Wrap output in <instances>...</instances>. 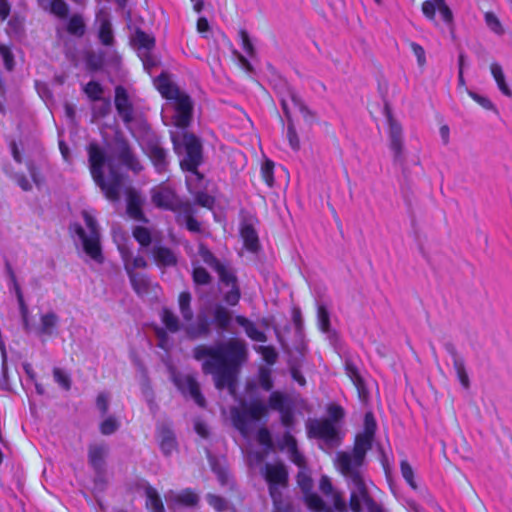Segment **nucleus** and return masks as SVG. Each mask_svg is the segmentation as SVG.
<instances>
[{
  "label": "nucleus",
  "instance_id": "32",
  "mask_svg": "<svg viewBox=\"0 0 512 512\" xmlns=\"http://www.w3.org/2000/svg\"><path fill=\"white\" fill-rule=\"evenodd\" d=\"M178 302L183 318L190 322L192 320V310L190 308L191 295L188 292H182L179 295Z\"/></svg>",
  "mask_w": 512,
  "mask_h": 512
},
{
  "label": "nucleus",
  "instance_id": "4",
  "mask_svg": "<svg viewBox=\"0 0 512 512\" xmlns=\"http://www.w3.org/2000/svg\"><path fill=\"white\" fill-rule=\"evenodd\" d=\"M154 85L160 94L168 100L163 108V118L168 117L172 110L171 124L179 129L186 128L191 119L192 103L190 98L182 92L167 74H161L154 80Z\"/></svg>",
  "mask_w": 512,
  "mask_h": 512
},
{
  "label": "nucleus",
  "instance_id": "39",
  "mask_svg": "<svg viewBox=\"0 0 512 512\" xmlns=\"http://www.w3.org/2000/svg\"><path fill=\"white\" fill-rule=\"evenodd\" d=\"M273 168L274 164L273 162L266 160L261 167V174L268 186H273L274 183V177H273Z\"/></svg>",
  "mask_w": 512,
  "mask_h": 512
},
{
  "label": "nucleus",
  "instance_id": "22",
  "mask_svg": "<svg viewBox=\"0 0 512 512\" xmlns=\"http://www.w3.org/2000/svg\"><path fill=\"white\" fill-rule=\"evenodd\" d=\"M180 210L177 215V222L179 224H185L187 229L191 232H199L200 223L192 217L191 207L188 204H184Z\"/></svg>",
  "mask_w": 512,
  "mask_h": 512
},
{
  "label": "nucleus",
  "instance_id": "33",
  "mask_svg": "<svg viewBox=\"0 0 512 512\" xmlns=\"http://www.w3.org/2000/svg\"><path fill=\"white\" fill-rule=\"evenodd\" d=\"M85 94L92 101H99L104 98V90L97 82L91 81L84 87Z\"/></svg>",
  "mask_w": 512,
  "mask_h": 512
},
{
  "label": "nucleus",
  "instance_id": "14",
  "mask_svg": "<svg viewBox=\"0 0 512 512\" xmlns=\"http://www.w3.org/2000/svg\"><path fill=\"white\" fill-rule=\"evenodd\" d=\"M436 11L444 23L450 24L452 22V12L444 0H428L423 3L422 12L429 20H435Z\"/></svg>",
  "mask_w": 512,
  "mask_h": 512
},
{
  "label": "nucleus",
  "instance_id": "50",
  "mask_svg": "<svg viewBox=\"0 0 512 512\" xmlns=\"http://www.w3.org/2000/svg\"><path fill=\"white\" fill-rule=\"evenodd\" d=\"M117 428H118V423L112 417L105 419L101 423V426H100L101 432L105 435L112 434L113 432H115L117 430Z\"/></svg>",
  "mask_w": 512,
  "mask_h": 512
},
{
  "label": "nucleus",
  "instance_id": "27",
  "mask_svg": "<svg viewBox=\"0 0 512 512\" xmlns=\"http://www.w3.org/2000/svg\"><path fill=\"white\" fill-rule=\"evenodd\" d=\"M240 234L245 247L251 251H255L258 245V237L254 228L250 225H243Z\"/></svg>",
  "mask_w": 512,
  "mask_h": 512
},
{
  "label": "nucleus",
  "instance_id": "55",
  "mask_svg": "<svg viewBox=\"0 0 512 512\" xmlns=\"http://www.w3.org/2000/svg\"><path fill=\"white\" fill-rule=\"evenodd\" d=\"M259 384L266 391H269L272 388L270 372L268 370L263 369L260 371Z\"/></svg>",
  "mask_w": 512,
  "mask_h": 512
},
{
  "label": "nucleus",
  "instance_id": "53",
  "mask_svg": "<svg viewBox=\"0 0 512 512\" xmlns=\"http://www.w3.org/2000/svg\"><path fill=\"white\" fill-rule=\"evenodd\" d=\"M318 323L322 331H327L329 326V315L327 310L320 306L318 308Z\"/></svg>",
  "mask_w": 512,
  "mask_h": 512
},
{
  "label": "nucleus",
  "instance_id": "8",
  "mask_svg": "<svg viewBox=\"0 0 512 512\" xmlns=\"http://www.w3.org/2000/svg\"><path fill=\"white\" fill-rule=\"evenodd\" d=\"M327 420H314L308 424V434L310 437L320 439L323 444L322 449H329L335 446L339 441V431L337 421L342 418L343 410L338 405H330L328 408Z\"/></svg>",
  "mask_w": 512,
  "mask_h": 512
},
{
  "label": "nucleus",
  "instance_id": "52",
  "mask_svg": "<svg viewBox=\"0 0 512 512\" xmlns=\"http://www.w3.org/2000/svg\"><path fill=\"white\" fill-rule=\"evenodd\" d=\"M469 96L476 101L479 105H481L484 109L487 110H494L495 106L494 104L486 97H483L477 93H474L472 91H469Z\"/></svg>",
  "mask_w": 512,
  "mask_h": 512
},
{
  "label": "nucleus",
  "instance_id": "13",
  "mask_svg": "<svg viewBox=\"0 0 512 512\" xmlns=\"http://www.w3.org/2000/svg\"><path fill=\"white\" fill-rule=\"evenodd\" d=\"M151 198L157 207L163 209L177 211L183 207V205L179 203L173 189L166 184L154 187L151 191Z\"/></svg>",
  "mask_w": 512,
  "mask_h": 512
},
{
  "label": "nucleus",
  "instance_id": "28",
  "mask_svg": "<svg viewBox=\"0 0 512 512\" xmlns=\"http://www.w3.org/2000/svg\"><path fill=\"white\" fill-rule=\"evenodd\" d=\"M147 154L158 171L164 170L166 166V153L161 147L153 145L148 149Z\"/></svg>",
  "mask_w": 512,
  "mask_h": 512
},
{
  "label": "nucleus",
  "instance_id": "47",
  "mask_svg": "<svg viewBox=\"0 0 512 512\" xmlns=\"http://www.w3.org/2000/svg\"><path fill=\"white\" fill-rule=\"evenodd\" d=\"M133 235L142 246H146L150 243V233L146 228L137 227L133 231Z\"/></svg>",
  "mask_w": 512,
  "mask_h": 512
},
{
  "label": "nucleus",
  "instance_id": "31",
  "mask_svg": "<svg viewBox=\"0 0 512 512\" xmlns=\"http://www.w3.org/2000/svg\"><path fill=\"white\" fill-rule=\"evenodd\" d=\"M154 257L159 266H172L176 263V256L166 248H157Z\"/></svg>",
  "mask_w": 512,
  "mask_h": 512
},
{
  "label": "nucleus",
  "instance_id": "9",
  "mask_svg": "<svg viewBox=\"0 0 512 512\" xmlns=\"http://www.w3.org/2000/svg\"><path fill=\"white\" fill-rule=\"evenodd\" d=\"M82 216L84 218L88 232H85L79 225L75 226V232L79 236L85 253L97 262L102 261L100 238L95 216L90 210H83Z\"/></svg>",
  "mask_w": 512,
  "mask_h": 512
},
{
  "label": "nucleus",
  "instance_id": "30",
  "mask_svg": "<svg viewBox=\"0 0 512 512\" xmlns=\"http://www.w3.org/2000/svg\"><path fill=\"white\" fill-rule=\"evenodd\" d=\"M146 497V506L148 509L152 512H164L163 503L154 488L149 487L146 489Z\"/></svg>",
  "mask_w": 512,
  "mask_h": 512
},
{
  "label": "nucleus",
  "instance_id": "12",
  "mask_svg": "<svg viewBox=\"0 0 512 512\" xmlns=\"http://www.w3.org/2000/svg\"><path fill=\"white\" fill-rule=\"evenodd\" d=\"M261 472L269 484L270 495L276 503L279 498L277 487L285 486L287 480V471L281 463L276 462L265 465Z\"/></svg>",
  "mask_w": 512,
  "mask_h": 512
},
{
  "label": "nucleus",
  "instance_id": "46",
  "mask_svg": "<svg viewBox=\"0 0 512 512\" xmlns=\"http://www.w3.org/2000/svg\"><path fill=\"white\" fill-rule=\"evenodd\" d=\"M410 47L414 56L417 59L418 65L420 67H423L426 64V55L424 48L421 45L414 42L410 44Z\"/></svg>",
  "mask_w": 512,
  "mask_h": 512
},
{
  "label": "nucleus",
  "instance_id": "56",
  "mask_svg": "<svg viewBox=\"0 0 512 512\" xmlns=\"http://www.w3.org/2000/svg\"><path fill=\"white\" fill-rule=\"evenodd\" d=\"M0 55L2 56L4 60V64L8 70H11L13 68V57L10 53V50L8 47L4 45H0Z\"/></svg>",
  "mask_w": 512,
  "mask_h": 512
},
{
  "label": "nucleus",
  "instance_id": "54",
  "mask_svg": "<svg viewBox=\"0 0 512 512\" xmlns=\"http://www.w3.org/2000/svg\"><path fill=\"white\" fill-rule=\"evenodd\" d=\"M128 213L133 218H138L140 215L139 199L138 197L131 195L128 202Z\"/></svg>",
  "mask_w": 512,
  "mask_h": 512
},
{
  "label": "nucleus",
  "instance_id": "29",
  "mask_svg": "<svg viewBox=\"0 0 512 512\" xmlns=\"http://www.w3.org/2000/svg\"><path fill=\"white\" fill-rule=\"evenodd\" d=\"M453 367L462 387L468 389L470 386V380L466 371L464 360L458 356H455L453 359Z\"/></svg>",
  "mask_w": 512,
  "mask_h": 512
},
{
  "label": "nucleus",
  "instance_id": "6",
  "mask_svg": "<svg viewBox=\"0 0 512 512\" xmlns=\"http://www.w3.org/2000/svg\"><path fill=\"white\" fill-rule=\"evenodd\" d=\"M90 171L94 181L106 198L115 201L119 198L121 177L115 171L111 159L107 158L96 144L89 146Z\"/></svg>",
  "mask_w": 512,
  "mask_h": 512
},
{
  "label": "nucleus",
  "instance_id": "11",
  "mask_svg": "<svg viewBox=\"0 0 512 512\" xmlns=\"http://www.w3.org/2000/svg\"><path fill=\"white\" fill-rule=\"evenodd\" d=\"M118 249L120 251L124 267L129 275L131 284L135 291H141L143 288L138 284V273L137 269H144L147 266V262L142 256L133 257L130 250L124 245L118 242Z\"/></svg>",
  "mask_w": 512,
  "mask_h": 512
},
{
  "label": "nucleus",
  "instance_id": "60",
  "mask_svg": "<svg viewBox=\"0 0 512 512\" xmlns=\"http://www.w3.org/2000/svg\"><path fill=\"white\" fill-rule=\"evenodd\" d=\"M259 351L262 353L266 362L273 363L275 361L276 354L272 348L260 346Z\"/></svg>",
  "mask_w": 512,
  "mask_h": 512
},
{
  "label": "nucleus",
  "instance_id": "59",
  "mask_svg": "<svg viewBox=\"0 0 512 512\" xmlns=\"http://www.w3.org/2000/svg\"><path fill=\"white\" fill-rule=\"evenodd\" d=\"M239 36H240V39H241V42H242L243 49L248 54H252L253 53V46H252V44L250 42V39H249V36H248L247 32L242 30V31H240Z\"/></svg>",
  "mask_w": 512,
  "mask_h": 512
},
{
  "label": "nucleus",
  "instance_id": "40",
  "mask_svg": "<svg viewBox=\"0 0 512 512\" xmlns=\"http://www.w3.org/2000/svg\"><path fill=\"white\" fill-rule=\"evenodd\" d=\"M214 317L217 325L221 328H225L230 322L229 312L220 306L216 308Z\"/></svg>",
  "mask_w": 512,
  "mask_h": 512
},
{
  "label": "nucleus",
  "instance_id": "58",
  "mask_svg": "<svg viewBox=\"0 0 512 512\" xmlns=\"http://www.w3.org/2000/svg\"><path fill=\"white\" fill-rule=\"evenodd\" d=\"M123 161L134 171L141 169L140 164L134 159L128 150H125L123 153Z\"/></svg>",
  "mask_w": 512,
  "mask_h": 512
},
{
  "label": "nucleus",
  "instance_id": "57",
  "mask_svg": "<svg viewBox=\"0 0 512 512\" xmlns=\"http://www.w3.org/2000/svg\"><path fill=\"white\" fill-rule=\"evenodd\" d=\"M287 137H288V141H289V144L292 147V149L298 150L300 147L299 138H298L293 126H291V125L288 126Z\"/></svg>",
  "mask_w": 512,
  "mask_h": 512
},
{
  "label": "nucleus",
  "instance_id": "48",
  "mask_svg": "<svg viewBox=\"0 0 512 512\" xmlns=\"http://www.w3.org/2000/svg\"><path fill=\"white\" fill-rule=\"evenodd\" d=\"M54 379L55 381L64 389L70 388V379L69 376L61 369H54Z\"/></svg>",
  "mask_w": 512,
  "mask_h": 512
},
{
  "label": "nucleus",
  "instance_id": "61",
  "mask_svg": "<svg viewBox=\"0 0 512 512\" xmlns=\"http://www.w3.org/2000/svg\"><path fill=\"white\" fill-rule=\"evenodd\" d=\"M108 403H109V397L107 394L101 393L98 395L96 404H97L98 409L101 412L105 413L107 411Z\"/></svg>",
  "mask_w": 512,
  "mask_h": 512
},
{
  "label": "nucleus",
  "instance_id": "23",
  "mask_svg": "<svg viewBox=\"0 0 512 512\" xmlns=\"http://www.w3.org/2000/svg\"><path fill=\"white\" fill-rule=\"evenodd\" d=\"M491 74L497 84L498 89L507 97L512 96V90L508 86L505 80V75L502 67L498 63H492L490 65Z\"/></svg>",
  "mask_w": 512,
  "mask_h": 512
},
{
  "label": "nucleus",
  "instance_id": "10",
  "mask_svg": "<svg viewBox=\"0 0 512 512\" xmlns=\"http://www.w3.org/2000/svg\"><path fill=\"white\" fill-rule=\"evenodd\" d=\"M198 255L205 264L213 268L219 274L222 283H225L227 286H231V290L226 294L225 300L227 303L235 305L239 300L240 293L236 286V279L233 271L229 267L218 262L211 252L203 245L199 246Z\"/></svg>",
  "mask_w": 512,
  "mask_h": 512
},
{
  "label": "nucleus",
  "instance_id": "21",
  "mask_svg": "<svg viewBox=\"0 0 512 512\" xmlns=\"http://www.w3.org/2000/svg\"><path fill=\"white\" fill-rule=\"evenodd\" d=\"M184 328L189 337L197 338L208 333L209 323L205 316H199L195 322L188 323Z\"/></svg>",
  "mask_w": 512,
  "mask_h": 512
},
{
  "label": "nucleus",
  "instance_id": "16",
  "mask_svg": "<svg viewBox=\"0 0 512 512\" xmlns=\"http://www.w3.org/2000/svg\"><path fill=\"white\" fill-rule=\"evenodd\" d=\"M134 41L138 46V53L142 59L144 68L149 71L155 65L154 60L149 55V50L154 46V39L144 32L138 31L135 35Z\"/></svg>",
  "mask_w": 512,
  "mask_h": 512
},
{
  "label": "nucleus",
  "instance_id": "19",
  "mask_svg": "<svg viewBox=\"0 0 512 512\" xmlns=\"http://www.w3.org/2000/svg\"><path fill=\"white\" fill-rule=\"evenodd\" d=\"M115 105L119 115L123 118L125 122H128L131 117V106L126 91L122 87L116 88Z\"/></svg>",
  "mask_w": 512,
  "mask_h": 512
},
{
  "label": "nucleus",
  "instance_id": "51",
  "mask_svg": "<svg viewBox=\"0 0 512 512\" xmlns=\"http://www.w3.org/2000/svg\"><path fill=\"white\" fill-rule=\"evenodd\" d=\"M375 429H376L375 419H374V417H373V415L371 413H367L365 415V419H364V431H363V433L365 435L373 437Z\"/></svg>",
  "mask_w": 512,
  "mask_h": 512
},
{
  "label": "nucleus",
  "instance_id": "37",
  "mask_svg": "<svg viewBox=\"0 0 512 512\" xmlns=\"http://www.w3.org/2000/svg\"><path fill=\"white\" fill-rule=\"evenodd\" d=\"M85 25L80 16H73L68 24V31L74 35H82L84 33Z\"/></svg>",
  "mask_w": 512,
  "mask_h": 512
},
{
  "label": "nucleus",
  "instance_id": "45",
  "mask_svg": "<svg viewBox=\"0 0 512 512\" xmlns=\"http://www.w3.org/2000/svg\"><path fill=\"white\" fill-rule=\"evenodd\" d=\"M98 105L97 106H94L93 108V111H94V116L95 117H102L104 115H106L108 113V111L110 110V100L109 98H102L98 101Z\"/></svg>",
  "mask_w": 512,
  "mask_h": 512
},
{
  "label": "nucleus",
  "instance_id": "15",
  "mask_svg": "<svg viewBox=\"0 0 512 512\" xmlns=\"http://www.w3.org/2000/svg\"><path fill=\"white\" fill-rule=\"evenodd\" d=\"M174 382L181 392L189 395L199 406L204 405V398L200 393L199 386L190 375H180L174 378Z\"/></svg>",
  "mask_w": 512,
  "mask_h": 512
},
{
  "label": "nucleus",
  "instance_id": "5",
  "mask_svg": "<svg viewBox=\"0 0 512 512\" xmlns=\"http://www.w3.org/2000/svg\"><path fill=\"white\" fill-rule=\"evenodd\" d=\"M171 139L176 154L181 158L180 164L183 170L189 172L186 183L191 192H195V182L201 181V175L197 167L202 160V147L197 137L186 132L171 131Z\"/></svg>",
  "mask_w": 512,
  "mask_h": 512
},
{
  "label": "nucleus",
  "instance_id": "7",
  "mask_svg": "<svg viewBox=\"0 0 512 512\" xmlns=\"http://www.w3.org/2000/svg\"><path fill=\"white\" fill-rule=\"evenodd\" d=\"M279 445L281 449L286 450L290 454L291 461L301 468L298 473L297 480L302 491L305 493V500L308 508L314 511H322L324 504L321 498L316 494L309 493L312 487V480L303 467L304 458L297 451L295 439L290 434H286Z\"/></svg>",
  "mask_w": 512,
  "mask_h": 512
},
{
  "label": "nucleus",
  "instance_id": "26",
  "mask_svg": "<svg viewBox=\"0 0 512 512\" xmlns=\"http://www.w3.org/2000/svg\"><path fill=\"white\" fill-rule=\"evenodd\" d=\"M236 321L238 324L243 326L245 328L246 334L249 338H251L254 341L258 342H264L265 341V335L262 331L257 329L255 325L251 322H249L246 318L242 316H238L236 318Z\"/></svg>",
  "mask_w": 512,
  "mask_h": 512
},
{
  "label": "nucleus",
  "instance_id": "62",
  "mask_svg": "<svg viewBox=\"0 0 512 512\" xmlns=\"http://www.w3.org/2000/svg\"><path fill=\"white\" fill-rule=\"evenodd\" d=\"M103 453H104V449L101 448V447H93V448H91L90 449V453H89L91 462L94 465H96L97 461L102 457Z\"/></svg>",
  "mask_w": 512,
  "mask_h": 512
},
{
  "label": "nucleus",
  "instance_id": "35",
  "mask_svg": "<svg viewBox=\"0 0 512 512\" xmlns=\"http://www.w3.org/2000/svg\"><path fill=\"white\" fill-rule=\"evenodd\" d=\"M193 280L195 284H208L210 276L205 269L198 266V260H193Z\"/></svg>",
  "mask_w": 512,
  "mask_h": 512
},
{
  "label": "nucleus",
  "instance_id": "24",
  "mask_svg": "<svg viewBox=\"0 0 512 512\" xmlns=\"http://www.w3.org/2000/svg\"><path fill=\"white\" fill-rule=\"evenodd\" d=\"M281 104L287 116L295 110L302 111L304 109L301 99L292 91H289L287 97L281 98Z\"/></svg>",
  "mask_w": 512,
  "mask_h": 512
},
{
  "label": "nucleus",
  "instance_id": "18",
  "mask_svg": "<svg viewBox=\"0 0 512 512\" xmlns=\"http://www.w3.org/2000/svg\"><path fill=\"white\" fill-rule=\"evenodd\" d=\"M390 149L396 157H399L404 148L402 128L397 123H390L389 126Z\"/></svg>",
  "mask_w": 512,
  "mask_h": 512
},
{
  "label": "nucleus",
  "instance_id": "2",
  "mask_svg": "<svg viewBox=\"0 0 512 512\" xmlns=\"http://www.w3.org/2000/svg\"><path fill=\"white\" fill-rule=\"evenodd\" d=\"M269 408L277 410L281 414L283 425H292V414L288 399L279 392H273L269 398V405H266L258 398H252L241 405L240 410H233L232 419L234 426L245 436L255 428L256 423L267 415Z\"/></svg>",
  "mask_w": 512,
  "mask_h": 512
},
{
  "label": "nucleus",
  "instance_id": "36",
  "mask_svg": "<svg viewBox=\"0 0 512 512\" xmlns=\"http://www.w3.org/2000/svg\"><path fill=\"white\" fill-rule=\"evenodd\" d=\"M160 447L165 454H170L175 448V440L173 435L167 431L160 436Z\"/></svg>",
  "mask_w": 512,
  "mask_h": 512
},
{
  "label": "nucleus",
  "instance_id": "44",
  "mask_svg": "<svg viewBox=\"0 0 512 512\" xmlns=\"http://www.w3.org/2000/svg\"><path fill=\"white\" fill-rule=\"evenodd\" d=\"M207 501L209 505L212 506L218 512H222L226 510L228 507L226 500L216 495H208Z\"/></svg>",
  "mask_w": 512,
  "mask_h": 512
},
{
  "label": "nucleus",
  "instance_id": "42",
  "mask_svg": "<svg viewBox=\"0 0 512 512\" xmlns=\"http://www.w3.org/2000/svg\"><path fill=\"white\" fill-rule=\"evenodd\" d=\"M256 437L263 450L267 452L272 446L271 437L268 430L265 428L259 429Z\"/></svg>",
  "mask_w": 512,
  "mask_h": 512
},
{
  "label": "nucleus",
  "instance_id": "34",
  "mask_svg": "<svg viewBox=\"0 0 512 512\" xmlns=\"http://www.w3.org/2000/svg\"><path fill=\"white\" fill-rule=\"evenodd\" d=\"M162 322L166 328L171 332H176L179 329L177 317L168 309H163L161 312Z\"/></svg>",
  "mask_w": 512,
  "mask_h": 512
},
{
  "label": "nucleus",
  "instance_id": "63",
  "mask_svg": "<svg viewBox=\"0 0 512 512\" xmlns=\"http://www.w3.org/2000/svg\"><path fill=\"white\" fill-rule=\"evenodd\" d=\"M197 201L200 205L204 206V207H207V208H212L213 204H214V199L208 195H205V194H200L197 196Z\"/></svg>",
  "mask_w": 512,
  "mask_h": 512
},
{
  "label": "nucleus",
  "instance_id": "3",
  "mask_svg": "<svg viewBox=\"0 0 512 512\" xmlns=\"http://www.w3.org/2000/svg\"><path fill=\"white\" fill-rule=\"evenodd\" d=\"M372 438L364 433L358 435L353 452L351 454L340 452L335 459L337 469L343 475L350 477L355 485L356 489L352 491L350 501L351 509L354 512H361L364 508L372 511L373 503L365 492L358 473L355 471L361 465L366 451L370 449Z\"/></svg>",
  "mask_w": 512,
  "mask_h": 512
},
{
  "label": "nucleus",
  "instance_id": "49",
  "mask_svg": "<svg viewBox=\"0 0 512 512\" xmlns=\"http://www.w3.org/2000/svg\"><path fill=\"white\" fill-rule=\"evenodd\" d=\"M51 12L59 17H64L68 12V7L63 0H54L51 3Z\"/></svg>",
  "mask_w": 512,
  "mask_h": 512
},
{
  "label": "nucleus",
  "instance_id": "41",
  "mask_svg": "<svg viewBox=\"0 0 512 512\" xmlns=\"http://www.w3.org/2000/svg\"><path fill=\"white\" fill-rule=\"evenodd\" d=\"M401 473L403 478L407 481V483L413 488H416V483L414 481V472L409 463L405 460L401 462Z\"/></svg>",
  "mask_w": 512,
  "mask_h": 512
},
{
  "label": "nucleus",
  "instance_id": "43",
  "mask_svg": "<svg viewBox=\"0 0 512 512\" xmlns=\"http://www.w3.org/2000/svg\"><path fill=\"white\" fill-rule=\"evenodd\" d=\"M485 22L487 26L496 34H502L503 29L498 18L491 12L485 14Z\"/></svg>",
  "mask_w": 512,
  "mask_h": 512
},
{
  "label": "nucleus",
  "instance_id": "17",
  "mask_svg": "<svg viewBox=\"0 0 512 512\" xmlns=\"http://www.w3.org/2000/svg\"><path fill=\"white\" fill-rule=\"evenodd\" d=\"M166 502L172 508L177 506L190 507L197 504L198 496L190 490H183L181 492L171 491L166 495Z\"/></svg>",
  "mask_w": 512,
  "mask_h": 512
},
{
  "label": "nucleus",
  "instance_id": "1",
  "mask_svg": "<svg viewBox=\"0 0 512 512\" xmlns=\"http://www.w3.org/2000/svg\"><path fill=\"white\" fill-rule=\"evenodd\" d=\"M246 354L244 343L235 339L215 347L198 346L194 350L195 359L202 361L203 372L213 374L216 387H227L231 394L235 392L237 368L245 361Z\"/></svg>",
  "mask_w": 512,
  "mask_h": 512
},
{
  "label": "nucleus",
  "instance_id": "25",
  "mask_svg": "<svg viewBox=\"0 0 512 512\" xmlns=\"http://www.w3.org/2000/svg\"><path fill=\"white\" fill-rule=\"evenodd\" d=\"M97 21L99 23V38L101 42L105 45H110L113 40V34L107 16L104 14H99L97 16Z\"/></svg>",
  "mask_w": 512,
  "mask_h": 512
},
{
  "label": "nucleus",
  "instance_id": "38",
  "mask_svg": "<svg viewBox=\"0 0 512 512\" xmlns=\"http://www.w3.org/2000/svg\"><path fill=\"white\" fill-rule=\"evenodd\" d=\"M57 323V317L53 313H48L41 318V330L43 333L50 334Z\"/></svg>",
  "mask_w": 512,
  "mask_h": 512
},
{
  "label": "nucleus",
  "instance_id": "20",
  "mask_svg": "<svg viewBox=\"0 0 512 512\" xmlns=\"http://www.w3.org/2000/svg\"><path fill=\"white\" fill-rule=\"evenodd\" d=\"M320 490L330 498L331 504L335 509L343 510L345 508L344 500L336 491H334L330 480L325 476L320 480Z\"/></svg>",
  "mask_w": 512,
  "mask_h": 512
},
{
  "label": "nucleus",
  "instance_id": "64",
  "mask_svg": "<svg viewBox=\"0 0 512 512\" xmlns=\"http://www.w3.org/2000/svg\"><path fill=\"white\" fill-rule=\"evenodd\" d=\"M10 12V5L6 0H0V19L5 20Z\"/></svg>",
  "mask_w": 512,
  "mask_h": 512
}]
</instances>
